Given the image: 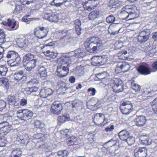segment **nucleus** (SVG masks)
I'll use <instances>...</instances> for the list:
<instances>
[{
	"label": "nucleus",
	"instance_id": "obj_1",
	"mask_svg": "<svg viewBox=\"0 0 157 157\" xmlns=\"http://www.w3.org/2000/svg\"><path fill=\"white\" fill-rule=\"evenodd\" d=\"M73 57H71V59L67 56H64L58 59L57 63L59 66L57 67L56 74L59 77H63L68 74L69 69L72 65L69 60L73 59Z\"/></svg>",
	"mask_w": 157,
	"mask_h": 157
},
{
	"label": "nucleus",
	"instance_id": "obj_2",
	"mask_svg": "<svg viewBox=\"0 0 157 157\" xmlns=\"http://www.w3.org/2000/svg\"><path fill=\"white\" fill-rule=\"evenodd\" d=\"M84 44L86 50L91 53H97L103 49L102 41L98 37L93 36L87 40Z\"/></svg>",
	"mask_w": 157,
	"mask_h": 157
},
{
	"label": "nucleus",
	"instance_id": "obj_3",
	"mask_svg": "<svg viewBox=\"0 0 157 157\" xmlns=\"http://www.w3.org/2000/svg\"><path fill=\"white\" fill-rule=\"evenodd\" d=\"M6 57L9 59L7 62L11 67L17 66L21 62V58L19 55L14 51H9L7 54Z\"/></svg>",
	"mask_w": 157,
	"mask_h": 157
},
{
	"label": "nucleus",
	"instance_id": "obj_4",
	"mask_svg": "<svg viewBox=\"0 0 157 157\" xmlns=\"http://www.w3.org/2000/svg\"><path fill=\"white\" fill-rule=\"evenodd\" d=\"M111 86L114 92L117 93L123 90V84L122 81L118 78H114L110 81Z\"/></svg>",
	"mask_w": 157,
	"mask_h": 157
},
{
	"label": "nucleus",
	"instance_id": "obj_5",
	"mask_svg": "<svg viewBox=\"0 0 157 157\" xmlns=\"http://www.w3.org/2000/svg\"><path fill=\"white\" fill-rule=\"evenodd\" d=\"M120 109L123 114L127 115L132 112L133 105L130 101H124L121 104Z\"/></svg>",
	"mask_w": 157,
	"mask_h": 157
},
{
	"label": "nucleus",
	"instance_id": "obj_6",
	"mask_svg": "<svg viewBox=\"0 0 157 157\" xmlns=\"http://www.w3.org/2000/svg\"><path fill=\"white\" fill-rule=\"evenodd\" d=\"M88 18L90 20L92 21V23L94 25L101 23L100 20V12L97 11H93L89 14Z\"/></svg>",
	"mask_w": 157,
	"mask_h": 157
},
{
	"label": "nucleus",
	"instance_id": "obj_7",
	"mask_svg": "<svg viewBox=\"0 0 157 157\" xmlns=\"http://www.w3.org/2000/svg\"><path fill=\"white\" fill-rule=\"evenodd\" d=\"M150 33L149 29H146L142 31L139 33L137 37L138 41L141 43L146 42L149 39Z\"/></svg>",
	"mask_w": 157,
	"mask_h": 157
},
{
	"label": "nucleus",
	"instance_id": "obj_8",
	"mask_svg": "<svg viewBox=\"0 0 157 157\" xmlns=\"http://www.w3.org/2000/svg\"><path fill=\"white\" fill-rule=\"evenodd\" d=\"M82 4L85 10L90 11L96 8L98 5L95 0H89L83 1Z\"/></svg>",
	"mask_w": 157,
	"mask_h": 157
},
{
	"label": "nucleus",
	"instance_id": "obj_9",
	"mask_svg": "<svg viewBox=\"0 0 157 157\" xmlns=\"http://www.w3.org/2000/svg\"><path fill=\"white\" fill-rule=\"evenodd\" d=\"M40 30L37 28L34 29V33L36 36L39 39H42L46 37L48 33V30L43 27H40Z\"/></svg>",
	"mask_w": 157,
	"mask_h": 157
},
{
	"label": "nucleus",
	"instance_id": "obj_10",
	"mask_svg": "<svg viewBox=\"0 0 157 157\" xmlns=\"http://www.w3.org/2000/svg\"><path fill=\"white\" fill-rule=\"evenodd\" d=\"M11 129V125L6 121L0 123V134L2 136L6 135Z\"/></svg>",
	"mask_w": 157,
	"mask_h": 157
},
{
	"label": "nucleus",
	"instance_id": "obj_11",
	"mask_svg": "<svg viewBox=\"0 0 157 157\" xmlns=\"http://www.w3.org/2000/svg\"><path fill=\"white\" fill-rule=\"evenodd\" d=\"M62 110L61 104L59 101L54 102L51 107V112L52 113L56 115L59 114Z\"/></svg>",
	"mask_w": 157,
	"mask_h": 157
},
{
	"label": "nucleus",
	"instance_id": "obj_12",
	"mask_svg": "<svg viewBox=\"0 0 157 157\" xmlns=\"http://www.w3.org/2000/svg\"><path fill=\"white\" fill-rule=\"evenodd\" d=\"M29 138L27 134L19 135L17 138V141L23 147L26 146L29 142Z\"/></svg>",
	"mask_w": 157,
	"mask_h": 157
},
{
	"label": "nucleus",
	"instance_id": "obj_13",
	"mask_svg": "<svg viewBox=\"0 0 157 157\" xmlns=\"http://www.w3.org/2000/svg\"><path fill=\"white\" fill-rule=\"evenodd\" d=\"M44 18L52 22L57 23L59 21V17L58 16L52 12L45 13Z\"/></svg>",
	"mask_w": 157,
	"mask_h": 157
},
{
	"label": "nucleus",
	"instance_id": "obj_14",
	"mask_svg": "<svg viewBox=\"0 0 157 157\" xmlns=\"http://www.w3.org/2000/svg\"><path fill=\"white\" fill-rule=\"evenodd\" d=\"M105 119V116L103 114L97 113L94 115L93 121L95 124H100L104 126L105 124L104 121Z\"/></svg>",
	"mask_w": 157,
	"mask_h": 157
},
{
	"label": "nucleus",
	"instance_id": "obj_15",
	"mask_svg": "<svg viewBox=\"0 0 157 157\" xmlns=\"http://www.w3.org/2000/svg\"><path fill=\"white\" fill-rule=\"evenodd\" d=\"M38 62V59H34V60L23 63V65L27 71H30L36 66Z\"/></svg>",
	"mask_w": 157,
	"mask_h": 157
},
{
	"label": "nucleus",
	"instance_id": "obj_16",
	"mask_svg": "<svg viewBox=\"0 0 157 157\" xmlns=\"http://www.w3.org/2000/svg\"><path fill=\"white\" fill-rule=\"evenodd\" d=\"M14 79L18 81V82L24 83L26 80V77L25 75L23 73L22 71H21L19 72L16 73L14 75Z\"/></svg>",
	"mask_w": 157,
	"mask_h": 157
},
{
	"label": "nucleus",
	"instance_id": "obj_17",
	"mask_svg": "<svg viewBox=\"0 0 157 157\" xmlns=\"http://www.w3.org/2000/svg\"><path fill=\"white\" fill-rule=\"evenodd\" d=\"M147 151L145 147L136 149L134 151L135 157H146Z\"/></svg>",
	"mask_w": 157,
	"mask_h": 157
},
{
	"label": "nucleus",
	"instance_id": "obj_18",
	"mask_svg": "<svg viewBox=\"0 0 157 157\" xmlns=\"http://www.w3.org/2000/svg\"><path fill=\"white\" fill-rule=\"evenodd\" d=\"M75 54L73 56H67V57L70 58L71 59V57H73V58L72 59H70L69 60L71 61H74V57H83L86 55V53L84 52L83 49L78 48L75 50Z\"/></svg>",
	"mask_w": 157,
	"mask_h": 157
},
{
	"label": "nucleus",
	"instance_id": "obj_19",
	"mask_svg": "<svg viewBox=\"0 0 157 157\" xmlns=\"http://www.w3.org/2000/svg\"><path fill=\"white\" fill-rule=\"evenodd\" d=\"M33 113L32 111L28 109H23L22 116L20 117V120L27 121L31 118L33 116Z\"/></svg>",
	"mask_w": 157,
	"mask_h": 157
},
{
	"label": "nucleus",
	"instance_id": "obj_20",
	"mask_svg": "<svg viewBox=\"0 0 157 157\" xmlns=\"http://www.w3.org/2000/svg\"><path fill=\"white\" fill-rule=\"evenodd\" d=\"M135 121L136 125L142 126L144 125L147 121V119L144 116H139L136 117Z\"/></svg>",
	"mask_w": 157,
	"mask_h": 157
},
{
	"label": "nucleus",
	"instance_id": "obj_21",
	"mask_svg": "<svg viewBox=\"0 0 157 157\" xmlns=\"http://www.w3.org/2000/svg\"><path fill=\"white\" fill-rule=\"evenodd\" d=\"M53 93L52 90L48 88H45L41 90L40 92V96L43 98H47Z\"/></svg>",
	"mask_w": 157,
	"mask_h": 157
},
{
	"label": "nucleus",
	"instance_id": "obj_22",
	"mask_svg": "<svg viewBox=\"0 0 157 157\" xmlns=\"http://www.w3.org/2000/svg\"><path fill=\"white\" fill-rule=\"evenodd\" d=\"M8 101L10 105H13L14 107L18 106L20 103L19 99L13 96H9Z\"/></svg>",
	"mask_w": 157,
	"mask_h": 157
},
{
	"label": "nucleus",
	"instance_id": "obj_23",
	"mask_svg": "<svg viewBox=\"0 0 157 157\" xmlns=\"http://www.w3.org/2000/svg\"><path fill=\"white\" fill-rule=\"evenodd\" d=\"M92 65L93 66H99L103 64L105 62L101 57H94L92 59Z\"/></svg>",
	"mask_w": 157,
	"mask_h": 157
},
{
	"label": "nucleus",
	"instance_id": "obj_24",
	"mask_svg": "<svg viewBox=\"0 0 157 157\" xmlns=\"http://www.w3.org/2000/svg\"><path fill=\"white\" fill-rule=\"evenodd\" d=\"M33 125L35 127L40 129L42 131L46 130L45 125L43 122L39 120H35L33 122Z\"/></svg>",
	"mask_w": 157,
	"mask_h": 157
},
{
	"label": "nucleus",
	"instance_id": "obj_25",
	"mask_svg": "<svg viewBox=\"0 0 157 157\" xmlns=\"http://www.w3.org/2000/svg\"><path fill=\"white\" fill-rule=\"evenodd\" d=\"M17 43L19 47L21 48L26 47L29 44L28 39L21 38L18 39Z\"/></svg>",
	"mask_w": 157,
	"mask_h": 157
},
{
	"label": "nucleus",
	"instance_id": "obj_26",
	"mask_svg": "<svg viewBox=\"0 0 157 157\" xmlns=\"http://www.w3.org/2000/svg\"><path fill=\"white\" fill-rule=\"evenodd\" d=\"M119 138L122 141H125L129 136V133L126 129H124L118 133Z\"/></svg>",
	"mask_w": 157,
	"mask_h": 157
},
{
	"label": "nucleus",
	"instance_id": "obj_27",
	"mask_svg": "<svg viewBox=\"0 0 157 157\" xmlns=\"http://www.w3.org/2000/svg\"><path fill=\"white\" fill-rule=\"evenodd\" d=\"M137 69L139 73L143 75H147L151 73V71L148 68L142 65H140Z\"/></svg>",
	"mask_w": 157,
	"mask_h": 157
},
{
	"label": "nucleus",
	"instance_id": "obj_28",
	"mask_svg": "<svg viewBox=\"0 0 157 157\" xmlns=\"http://www.w3.org/2000/svg\"><path fill=\"white\" fill-rule=\"evenodd\" d=\"M34 59H38L36 56L34 55L29 53L26 54L23 57V62H27L29 61H31L34 60Z\"/></svg>",
	"mask_w": 157,
	"mask_h": 157
},
{
	"label": "nucleus",
	"instance_id": "obj_29",
	"mask_svg": "<svg viewBox=\"0 0 157 157\" xmlns=\"http://www.w3.org/2000/svg\"><path fill=\"white\" fill-rule=\"evenodd\" d=\"M81 22L80 20L77 19L75 21V28L76 32L78 36L81 33Z\"/></svg>",
	"mask_w": 157,
	"mask_h": 157
},
{
	"label": "nucleus",
	"instance_id": "obj_30",
	"mask_svg": "<svg viewBox=\"0 0 157 157\" xmlns=\"http://www.w3.org/2000/svg\"><path fill=\"white\" fill-rule=\"evenodd\" d=\"M140 139L142 143L147 145H150L152 143L151 139L145 136H141Z\"/></svg>",
	"mask_w": 157,
	"mask_h": 157
},
{
	"label": "nucleus",
	"instance_id": "obj_31",
	"mask_svg": "<svg viewBox=\"0 0 157 157\" xmlns=\"http://www.w3.org/2000/svg\"><path fill=\"white\" fill-rule=\"evenodd\" d=\"M151 92V91L146 90L143 92L141 95L139 96V98L141 100H145L149 99H151L152 97L149 95V94Z\"/></svg>",
	"mask_w": 157,
	"mask_h": 157
},
{
	"label": "nucleus",
	"instance_id": "obj_32",
	"mask_svg": "<svg viewBox=\"0 0 157 157\" xmlns=\"http://www.w3.org/2000/svg\"><path fill=\"white\" fill-rule=\"evenodd\" d=\"M119 30L117 26L110 25L109 27L108 32L111 35H115L118 33Z\"/></svg>",
	"mask_w": 157,
	"mask_h": 157
},
{
	"label": "nucleus",
	"instance_id": "obj_33",
	"mask_svg": "<svg viewBox=\"0 0 157 157\" xmlns=\"http://www.w3.org/2000/svg\"><path fill=\"white\" fill-rule=\"evenodd\" d=\"M66 32V35L64 36L62 39L67 40L71 37L73 35L74 32L72 29H70L67 30Z\"/></svg>",
	"mask_w": 157,
	"mask_h": 157
},
{
	"label": "nucleus",
	"instance_id": "obj_34",
	"mask_svg": "<svg viewBox=\"0 0 157 157\" xmlns=\"http://www.w3.org/2000/svg\"><path fill=\"white\" fill-rule=\"evenodd\" d=\"M82 104V102L78 99H75L73 101L72 107L73 108H78L80 107Z\"/></svg>",
	"mask_w": 157,
	"mask_h": 157
},
{
	"label": "nucleus",
	"instance_id": "obj_35",
	"mask_svg": "<svg viewBox=\"0 0 157 157\" xmlns=\"http://www.w3.org/2000/svg\"><path fill=\"white\" fill-rule=\"evenodd\" d=\"M70 119V117L68 115L59 116L58 118V121L62 123L69 121Z\"/></svg>",
	"mask_w": 157,
	"mask_h": 157
},
{
	"label": "nucleus",
	"instance_id": "obj_36",
	"mask_svg": "<svg viewBox=\"0 0 157 157\" xmlns=\"http://www.w3.org/2000/svg\"><path fill=\"white\" fill-rule=\"evenodd\" d=\"M6 35L2 29H0V45L6 41Z\"/></svg>",
	"mask_w": 157,
	"mask_h": 157
},
{
	"label": "nucleus",
	"instance_id": "obj_37",
	"mask_svg": "<svg viewBox=\"0 0 157 157\" xmlns=\"http://www.w3.org/2000/svg\"><path fill=\"white\" fill-rule=\"evenodd\" d=\"M7 71V68L5 65H0V75L5 76Z\"/></svg>",
	"mask_w": 157,
	"mask_h": 157
},
{
	"label": "nucleus",
	"instance_id": "obj_38",
	"mask_svg": "<svg viewBox=\"0 0 157 157\" xmlns=\"http://www.w3.org/2000/svg\"><path fill=\"white\" fill-rule=\"evenodd\" d=\"M107 73L106 72H104L102 73H100L97 74L96 75V77L98 78L99 80H101L102 82L105 80H106L105 78Z\"/></svg>",
	"mask_w": 157,
	"mask_h": 157
},
{
	"label": "nucleus",
	"instance_id": "obj_39",
	"mask_svg": "<svg viewBox=\"0 0 157 157\" xmlns=\"http://www.w3.org/2000/svg\"><path fill=\"white\" fill-rule=\"evenodd\" d=\"M21 151L19 149L17 148L12 151L11 156L13 157H21Z\"/></svg>",
	"mask_w": 157,
	"mask_h": 157
},
{
	"label": "nucleus",
	"instance_id": "obj_40",
	"mask_svg": "<svg viewBox=\"0 0 157 157\" xmlns=\"http://www.w3.org/2000/svg\"><path fill=\"white\" fill-rule=\"evenodd\" d=\"M39 71L41 78L44 79L47 76L46 69L44 67H41L39 70Z\"/></svg>",
	"mask_w": 157,
	"mask_h": 157
},
{
	"label": "nucleus",
	"instance_id": "obj_41",
	"mask_svg": "<svg viewBox=\"0 0 157 157\" xmlns=\"http://www.w3.org/2000/svg\"><path fill=\"white\" fill-rule=\"evenodd\" d=\"M119 15L122 19L125 20L128 18V13L127 10L121 11Z\"/></svg>",
	"mask_w": 157,
	"mask_h": 157
},
{
	"label": "nucleus",
	"instance_id": "obj_42",
	"mask_svg": "<svg viewBox=\"0 0 157 157\" xmlns=\"http://www.w3.org/2000/svg\"><path fill=\"white\" fill-rule=\"evenodd\" d=\"M100 104V102L99 101H98V102L97 103H96L95 105H91L90 104V102H89L87 103L86 106H87V108H88L91 110H94V107H96L98 108H100V106L99 105Z\"/></svg>",
	"mask_w": 157,
	"mask_h": 157
},
{
	"label": "nucleus",
	"instance_id": "obj_43",
	"mask_svg": "<svg viewBox=\"0 0 157 157\" xmlns=\"http://www.w3.org/2000/svg\"><path fill=\"white\" fill-rule=\"evenodd\" d=\"M57 154L59 156L61 157H67L68 155V152L66 150L59 151Z\"/></svg>",
	"mask_w": 157,
	"mask_h": 157
},
{
	"label": "nucleus",
	"instance_id": "obj_44",
	"mask_svg": "<svg viewBox=\"0 0 157 157\" xmlns=\"http://www.w3.org/2000/svg\"><path fill=\"white\" fill-rule=\"evenodd\" d=\"M121 65L122 71L123 72H126L130 69V67L129 65L128 64H126L125 62L121 63Z\"/></svg>",
	"mask_w": 157,
	"mask_h": 157
},
{
	"label": "nucleus",
	"instance_id": "obj_45",
	"mask_svg": "<svg viewBox=\"0 0 157 157\" xmlns=\"http://www.w3.org/2000/svg\"><path fill=\"white\" fill-rule=\"evenodd\" d=\"M124 141L127 142L128 145H131L134 144L135 138L133 137L129 136Z\"/></svg>",
	"mask_w": 157,
	"mask_h": 157
},
{
	"label": "nucleus",
	"instance_id": "obj_46",
	"mask_svg": "<svg viewBox=\"0 0 157 157\" xmlns=\"http://www.w3.org/2000/svg\"><path fill=\"white\" fill-rule=\"evenodd\" d=\"M132 89L136 92L140 91L141 89V86L134 82L132 83Z\"/></svg>",
	"mask_w": 157,
	"mask_h": 157
},
{
	"label": "nucleus",
	"instance_id": "obj_47",
	"mask_svg": "<svg viewBox=\"0 0 157 157\" xmlns=\"http://www.w3.org/2000/svg\"><path fill=\"white\" fill-rule=\"evenodd\" d=\"M61 1L60 0H53L51 4L52 5L56 7H59L63 5V2H59V1Z\"/></svg>",
	"mask_w": 157,
	"mask_h": 157
},
{
	"label": "nucleus",
	"instance_id": "obj_48",
	"mask_svg": "<svg viewBox=\"0 0 157 157\" xmlns=\"http://www.w3.org/2000/svg\"><path fill=\"white\" fill-rule=\"evenodd\" d=\"M121 64V63L119 62L116 66V67L115 69V72L116 73H119L122 71Z\"/></svg>",
	"mask_w": 157,
	"mask_h": 157
},
{
	"label": "nucleus",
	"instance_id": "obj_49",
	"mask_svg": "<svg viewBox=\"0 0 157 157\" xmlns=\"http://www.w3.org/2000/svg\"><path fill=\"white\" fill-rule=\"evenodd\" d=\"M22 10V8L21 6L19 5H17L16 6L15 8L14 13L15 14H18L19 13H20Z\"/></svg>",
	"mask_w": 157,
	"mask_h": 157
},
{
	"label": "nucleus",
	"instance_id": "obj_50",
	"mask_svg": "<svg viewBox=\"0 0 157 157\" xmlns=\"http://www.w3.org/2000/svg\"><path fill=\"white\" fill-rule=\"evenodd\" d=\"M115 20V17L113 15H110L106 18V21L108 23H112Z\"/></svg>",
	"mask_w": 157,
	"mask_h": 157
},
{
	"label": "nucleus",
	"instance_id": "obj_51",
	"mask_svg": "<svg viewBox=\"0 0 157 157\" xmlns=\"http://www.w3.org/2000/svg\"><path fill=\"white\" fill-rule=\"evenodd\" d=\"M127 52L126 51H120L117 54V56L120 59H123V56L126 54Z\"/></svg>",
	"mask_w": 157,
	"mask_h": 157
},
{
	"label": "nucleus",
	"instance_id": "obj_52",
	"mask_svg": "<svg viewBox=\"0 0 157 157\" xmlns=\"http://www.w3.org/2000/svg\"><path fill=\"white\" fill-rule=\"evenodd\" d=\"M38 83V81L36 79L33 78L31 79L28 82V85L29 86L32 85H36Z\"/></svg>",
	"mask_w": 157,
	"mask_h": 157
},
{
	"label": "nucleus",
	"instance_id": "obj_53",
	"mask_svg": "<svg viewBox=\"0 0 157 157\" xmlns=\"http://www.w3.org/2000/svg\"><path fill=\"white\" fill-rule=\"evenodd\" d=\"M9 23L8 26L11 29H13L15 27L16 25V21L13 20H10L9 19Z\"/></svg>",
	"mask_w": 157,
	"mask_h": 157
},
{
	"label": "nucleus",
	"instance_id": "obj_54",
	"mask_svg": "<svg viewBox=\"0 0 157 157\" xmlns=\"http://www.w3.org/2000/svg\"><path fill=\"white\" fill-rule=\"evenodd\" d=\"M126 10L128 11V13H136V7H134L129 8L128 9H127Z\"/></svg>",
	"mask_w": 157,
	"mask_h": 157
},
{
	"label": "nucleus",
	"instance_id": "obj_55",
	"mask_svg": "<svg viewBox=\"0 0 157 157\" xmlns=\"http://www.w3.org/2000/svg\"><path fill=\"white\" fill-rule=\"evenodd\" d=\"M6 105V102L3 100L0 99V110L4 109Z\"/></svg>",
	"mask_w": 157,
	"mask_h": 157
},
{
	"label": "nucleus",
	"instance_id": "obj_56",
	"mask_svg": "<svg viewBox=\"0 0 157 157\" xmlns=\"http://www.w3.org/2000/svg\"><path fill=\"white\" fill-rule=\"evenodd\" d=\"M71 132V130L66 128L63 129L61 131L62 133L63 132L65 133V136L66 137H67L68 136V133H70Z\"/></svg>",
	"mask_w": 157,
	"mask_h": 157
},
{
	"label": "nucleus",
	"instance_id": "obj_57",
	"mask_svg": "<svg viewBox=\"0 0 157 157\" xmlns=\"http://www.w3.org/2000/svg\"><path fill=\"white\" fill-rule=\"evenodd\" d=\"M27 39H28V40L29 44L31 43L32 44L35 43L36 41V40L34 39L32 36H30L28 37Z\"/></svg>",
	"mask_w": 157,
	"mask_h": 157
},
{
	"label": "nucleus",
	"instance_id": "obj_58",
	"mask_svg": "<svg viewBox=\"0 0 157 157\" xmlns=\"http://www.w3.org/2000/svg\"><path fill=\"white\" fill-rule=\"evenodd\" d=\"M76 138L75 136H72L68 138V144H71L73 142H74L76 141Z\"/></svg>",
	"mask_w": 157,
	"mask_h": 157
},
{
	"label": "nucleus",
	"instance_id": "obj_59",
	"mask_svg": "<svg viewBox=\"0 0 157 157\" xmlns=\"http://www.w3.org/2000/svg\"><path fill=\"white\" fill-rule=\"evenodd\" d=\"M137 17V15L136 13H128V18H130L128 20H130L132 19H134Z\"/></svg>",
	"mask_w": 157,
	"mask_h": 157
},
{
	"label": "nucleus",
	"instance_id": "obj_60",
	"mask_svg": "<svg viewBox=\"0 0 157 157\" xmlns=\"http://www.w3.org/2000/svg\"><path fill=\"white\" fill-rule=\"evenodd\" d=\"M44 136V135L41 133H38L34 135V138L36 139H41Z\"/></svg>",
	"mask_w": 157,
	"mask_h": 157
},
{
	"label": "nucleus",
	"instance_id": "obj_61",
	"mask_svg": "<svg viewBox=\"0 0 157 157\" xmlns=\"http://www.w3.org/2000/svg\"><path fill=\"white\" fill-rule=\"evenodd\" d=\"M23 109H21L18 110L16 112V114L17 115V117L20 119V117L22 116V114H23Z\"/></svg>",
	"mask_w": 157,
	"mask_h": 157
},
{
	"label": "nucleus",
	"instance_id": "obj_62",
	"mask_svg": "<svg viewBox=\"0 0 157 157\" xmlns=\"http://www.w3.org/2000/svg\"><path fill=\"white\" fill-rule=\"evenodd\" d=\"M55 44L53 42H51L48 44H46L44 45V48L46 47H49L50 48L53 47H54Z\"/></svg>",
	"mask_w": 157,
	"mask_h": 157
},
{
	"label": "nucleus",
	"instance_id": "obj_63",
	"mask_svg": "<svg viewBox=\"0 0 157 157\" xmlns=\"http://www.w3.org/2000/svg\"><path fill=\"white\" fill-rule=\"evenodd\" d=\"M88 92L91 91L92 93L91 94V95L94 96L96 92V90L94 88H90L88 89Z\"/></svg>",
	"mask_w": 157,
	"mask_h": 157
},
{
	"label": "nucleus",
	"instance_id": "obj_64",
	"mask_svg": "<svg viewBox=\"0 0 157 157\" xmlns=\"http://www.w3.org/2000/svg\"><path fill=\"white\" fill-rule=\"evenodd\" d=\"M38 88L35 86L29 88V91L31 92H36L38 91Z\"/></svg>",
	"mask_w": 157,
	"mask_h": 157
}]
</instances>
